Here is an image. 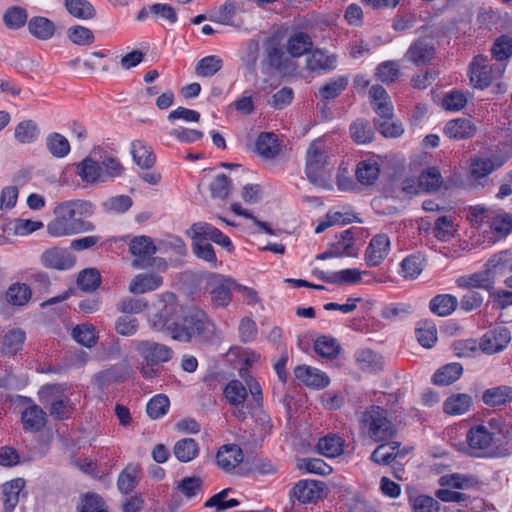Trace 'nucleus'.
<instances>
[{
	"mask_svg": "<svg viewBox=\"0 0 512 512\" xmlns=\"http://www.w3.org/2000/svg\"><path fill=\"white\" fill-rule=\"evenodd\" d=\"M175 296H166V304L151 317L152 327L167 331L172 339L188 343H213L219 339L215 323L202 310H189L177 317Z\"/></svg>",
	"mask_w": 512,
	"mask_h": 512,
	"instance_id": "obj_1",
	"label": "nucleus"
},
{
	"mask_svg": "<svg viewBox=\"0 0 512 512\" xmlns=\"http://www.w3.org/2000/svg\"><path fill=\"white\" fill-rule=\"evenodd\" d=\"M95 206L87 200H70L54 208L55 218L48 223L47 231L53 237L91 232L95 225L85 218L94 214Z\"/></svg>",
	"mask_w": 512,
	"mask_h": 512,
	"instance_id": "obj_2",
	"label": "nucleus"
},
{
	"mask_svg": "<svg viewBox=\"0 0 512 512\" xmlns=\"http://www.w3.org/2000/svg\"><path fill=\"white\" fill-rule=\"evenodd\" d=\"M187 234L192 239V250L194 255L207 262L211 268L218 266V260L213 246L209 241L222 246L227 251L233 250V244L230 238L224 235L219 229L206 222L194 223Z\"/></svg>",
	"mask_w": 512,
	"mask_h": 512,
	"instance_id": "obj_3",
	"label": "nucleus"
},
{
	"mask_svg": "<svg viewBox=\"0 0 512 512\" xmlns=\"http://www.w3.org/2000/svg\"><path fill=\"white\" fill-rule=\"evenodd\" d=\"M359 430L374 442H384L392 439L396 433L390 413L379 405H370L358 414Z\"/></svg>",
	"mask_w": 512,
	"mask_h": 512,
	"instance_id": "obj_4",
	"label": "nucleus"
},
{
	"mask_svg": "<svg viewBox=\"0 0 512 512\" xmlns=\"http://www.w3.org/2000/svg\"><path fill=\"white\" fill-rule=\"evenodd\" d=\"M262 55L259 71L267 82L277 72H287L291 67V59L285 51L283 39L279 34L266 38L262 44Z\"/></svg>",
	"mask_w": 512,
	"mask_h": 512,
	"instance_id": "obj_5",
	"label": "nucleus"
},
{
	"mask_svg": "<svg viewBox=\"0 0 512 512\" xmlns=\"http://www.w3.org/2000/svg\"><path fill=\"white\" fill-rule=\"evenodd\" d=\"M327 165L328 155L325 149V143L320 138L315 139L310 143L306 151L305 173L312 184L321 188L329 186L326 177Z\"/></svg>",
	"mask_w": 512,
	"mask_h": 512,
	"instance_id": "obj_6",
	"label": "nucleus"
},
{
	"mask_svg": "<svg viewBox=\"0 0 512 512\" xmlns=\"http://www.w3.org/2000/svg\"><path fill=\"white\" fill-rule=\"evenodd\" d=\"M505 65L491 64L486 56L478 55L470 63V81L475 88L485 89L504 73Z\"/></svg>",
	"mask_w": 512,
	"mask_h": 512,
	"instance_id": "obj_7",
	"label": "nucleus"
},
{
	"mask_svg": "<svg viewBox=\"0 0 512 512\" xmlns=\"http://www.w3.org/2000/svg\"><path fill=\"white\" fill-rule=\"evenodd\" d=\"M129 251L133 256L131 266L134 269H146L153 265L156 246L148 236H136L129 243Z\"/></svg>",
	"mask_w": 512,
	"mask_h": 512,
	"instance_id": "obj_8",
	"label": "nucleus"
},
{
	"mask_svg": "<svg viewBox=\"0 0 512 512\" xmlns=\"http://www.w3.org/2000/svg\"><path fill=\"white\" fill-rule=\"evenodd\" d=\"M59 392L60 386L46 385L40 390V397L43 403H49L50 415L56 420H63L71 416L72 406L67 397L57 396Z\"/></svg>",
	"mask_w": 512,
	"mask_h": 512,
	"instance_id": "obj_9",
	"label": "nucleus"
},
{
	"mask_svg": "<svg viewBox=\"0 0 512 512\" xmlns=\"http://www.w3.org/2000/svg\"><path fill=\"white\" fill-rule=\"evenodd\" d=\"M135 349L147 364L160 365L168 362L174 355L169 346L150 340L134 342Z\"/></svg>",
	"mask_w": 512,
	"mask_h": 512,
	"instance_id": "obj_10",
	"label": "nucleus"
},
{
	"mask_svg": "<svg viewBox=\"0 0 512 512\" xmlns=\"http://www.w3.org/2000/svg\"><path fill=\"white\" fill-rule=\"evenodd\" d=\"M494 428L490 425H476L469 429L466 439L468 442L470 454L474 456H482L483 451H486L495 442L496 434Z\"/></svg>",
	"mask_w": 512,
	"mask_h": 512,
	"instance_id": "obj_11",
	"label": "nucleus"
},
{
	"mask_svg": "<svg viewBox=\"0 0 512 512\" xmlns=\"http://www.w3.org/2000/svg\"><path fill=\"white\" fill-rule=\"evenodd\" d=\"M436 42L432 37L416 39L405 53V59L420 66L429 63L435 56Z\"/></svg>",
	"mask_w": 512,
	"mask_h": 512,
	"instance_id": "obj_12",
	"label": "nucleus"
},
{
	"mask_svg": "<svg viewBox=\"0 0 512 512\" xmlns=\"http://www.w3.org/2000/svg\"><path fill=\"white\" fill-rule=\"evenodd\" d=\"M511 340L510 331L503 326L487 331L479 342L480 350L485 354L502 351Z\"/></svg>",
	"mask_w": 512,
	"mask_h": 512,
	"instance_id": "obj_13",
	"label": "nucleus"
},
{
	"mask_svg": "<svg viewBox=\"0 0 512 512\" xmlns=\"http://www.w3.org/2000/svg\"><path fill=\"white\" fill-rule=\"evenodd\" d=\"M405 182L403 190L407 193L435 192L442 184V176L436 167H429L421 172L418 177L417 185ZM412 183H414L412 181Z\"/></svg>",
	"mask_w": 512,
	"mask_h": 512,
	"instance_id": "obj_14",
	"label": "nucleus"
},
{
	"mask_svg": "<svg viewBox=\"0 0 512 512\" xmlns=\"http://www.w3.org/2000/svg\"><path fill=\"white\" fill-rule=\"evenodd\" d=\"M235 290V281L230 278L216 276L210 283V301L216 308L228 306L232 300L231 291Z\"/></svg>",
	"mask_w": 512,
	"mask_h": 512,
	"instance_id": "obj_15",
	"label": "nucleus"
},
{
	"mask_svg": "<svg viewBox=\"0 0 512 512\" xmlns=\"http://www.w3.org/2000/svg\"><path fill=\"white\" fill-rule=\"evenodd\" d=\"M41 262L50 269L68 270L75 265V257L67 249L53 247L43 252Z\"/></svg>",
	"mask_w": 512,
	"mask_h": 512,
	"instance_id": "obj_16",
	"label": "nucleus"
},
{
	"mask_svg": "<svg viewBox=\"0 0 512 512\" xmlns=\"http://www.w3.org/2000/svg\"><path fill=\"white\" fill-rule=\"evenodd\" d=\"M337 56L323 49H315L306 58V68L311 72L328 73L336 69Z\"/></svg>",
	"mask_w": 512,
	"mask_h": 512,
	"instance_id": "obj_17",
	"label": "nucleus"
},
{
	"mask_svg": "<svg viewBox=\"0 0 512 512\" xmlns=\"http://www.w3.org/2000/svg\"><path fill=\"white\" fill-rule=\"evenodd\" d=\"M390 250V239L385 234L374 236L366 251L365 260L368 266L374 267L379 265L388 255Z\"/></svg>",
	"mask_w": 512,
	"mask_h": 512,
	"instance_id": "obj_18",
	"label": "nucleus"
},
{
	"mask_svg": "<svg viewBox=\"0 0 512 512\" xmlns=\"http://www.w3.org/2000/svg\"><path fill=\"white\" fill-rule=\"evenodd\" d=\"M129 374L130 368L127 365H114L98 372L93 378V383L98 389L103 390L113 383L124 381Z\"/></svg>",
	"mask_w": 512,
	"mask_h": 512,
	"instance_id": "obj_19",
	"label": "nucleus"
},
{
	"mask_svg": "<svg viewBox=\"0 0 512 512\" xmlns=\"http://www.w3.org/2000/svg\"><path fill=\"white\" fill-rule=\"evenodd\" d=\"M485 268L495 283L497 278L512 272V252L503 250L494 254L487 261Z\"/></svg>",
	"mask_w": 512,
	"mask_h": 512,
	"instance_id": "obj_20",
	"label": "nucleus"
},
{
	"mask_svg": "<svg viewBox=\"0 0 512 512\" xmlns=\"http://www.w3.org/2000/svg\"><path fill=\"white\" fill-rule=\"evenodd\" d=\"M243 458V452L236 444L224 445L216 454L218 466L226 472L234 470L243 461Z\"/></svg>",
	"mask_w": 512,
	"mask_h": 512,
	"instance_id": "obj_21",
	"label": "nucleus"
},
{
	"mask_svg": "<svg viewBox=\"0 0 512 512\" xmlns=\"http://www.w3.org/2000/svg\"><path fill=\"white\" fill-rule=\"evenodd\" d=\"M295 377L306 386L325 388L329 385V377L317 368L307 365L297 366L294 370Z\"/></svg>",
	"mask_w": 512,
	"mask_h": 512,
	"instance_id": "obj_22",
	"label": "nucleus"
},
{
	"mask_svg": "<svg viewBox=\"0 0 512 512\" xmlns=\"http://www.w3.org/2000/svg\"><path fill=\"white\" fill-rule=\"evenodd\" d=\"M76 174L87 184L104 183L102 166L91 157H86L76 165Z\"/></svg>",
	"mask_w": 512,
	"mask_h": 512,
	"instance_id": "obj_23",
	"label": "nucleus"
},
{
	"mask_svg": "<svg viewBox=\"0 0 512 512\" xmlns=\"http://www.w3.org/2000/svg\"><path fill=\"white\" fill-rule=\"evenodd\" d=\"M476 127L470 119L457 118L447 122L444 134L454 140L468 139L474 136Z\"/></svg>",
	"mask_w": 512,
	"mask_h": 512,
	"instance_id": "obj_24",
	"label": "nucleus"
},
{
	"mask_svg": "<svg viewBox=\"0 0 512 512\" xmlns=\"http://www.w3.org/2000/svg\"><path fill=\"white\" fill-rule=\"evenodd\" d=\"M321 482L314 480H301L291 490L290 495L301 503H311L320 497L322 492Z\"/></svg>",
	"mask_w": 512,
	"mask_h": 512,
	"instance_id": "obj_25",
	"label": "nucleus"
},
{
	"mask_svg": "<svg viewBox=\"0 0 512 512\" xmlns=\"http://www.w3.org/2000/svg\"><path fill=\"white\" fill-rule=\"evenodd\" d=\"M23 427L28 432H39L46 424L45 411L38 405H31L21 414Z\"/></svg>",
	"mask_w": 512,
	"mask_h": 512,
	"instance_id": "obj_26",
	"label": "nucleus"
},
{
	"mask_svg": "<svg viewBox=\"0 0 512 512\" xmlns=\"http://www.w3.org/2000/svg\"><path fill=\"white\" fill-rule=\"evenodd\" d=\"M162 282V277L157 274H138L130 282L129 291L133 294H143L158 289Z\"/></svg>",
	"mask_w": 512,
	"mask_h": 512,
	"instance_id": "obj_27",
	"label": "nucleus"
},
{
	"mask_svg": "<svg viewBox=\"0 0 512 512\" xmlns=\"http://www.w3.org/2000/svg\"><path fill=\"white\" fill-rule=\"evenodd\" d=\"M25 486V481L22 478H16L6 482L2 487L3 505L7 512L15 509L19 502L20 492Z\"/></svg>",
	"mask_w": 512,
	"mask_h": 512,
	"instance_id": "obj_28",
	"label": "nucleus"
},
{
	"mask_svg": "<svg viewBox=\"0 0 512 512\" xmlns=\"http://www.w3.org/2000/svg\"><path fill=\"white\" fill-rule=\"evenodd\" d=\"M311 37L304 32L293 34L287 41L286 49L289 57H301L312 49Z\"/></svg>",
	"mask_w": 512,
	"mask_h": 512,
	"instance_id": "obj_29",
	"label": "nucleus"
},
{
	"mask_svg": "<svg viewBox=\"0 0 512 512\" xmlns=\"http://www.w3.org/2000/svg\"><path fill=\"white\" fill-rule=\"evenodd\" d=\"M344 443V440L340 436L328 434L319 439L317 451L328 458H334L343 453Z\"/></svg>",
	"mask_w": 512,
	"mask_h": 512,
	"instance_id": "obj_30",
	"label": "nucleus"
},
{
	"mask_svg": "<svg viewBox=\"0 0 512 512\" xmlns=\"http://www.w3.org/2000/svg\"><path fill=\"white\" fill-rule=\"evenodd\" d=\"M351 138L356 144L366 145L373 141L374 130L366 119H356L349 128Z\"/></svg>",
	"mask_w": 512,
	"mask_h": 512,
	"instance_id": "obj_31",
	"label": "nucleus"
},
{
	"mask_svg": "<svg viewBox=\"0 0 512 512\" xmlns=\"http://www.w3.org/2000/svg\"><path fill=\"white\" fill-rule=\"evenodd\" d=\"M134 162L143 169H149L155 164V156L149 145L141 140H135L131 145Z\"/></svg>",
	"mask_w": 512,
	"mask_h": 512,
	"instance_id": "obj_32",
	"label": "nucleus"
},
{
	"mask_svg": "<svg viewBox=\"0 0 512 512\" xmlns=\"http://www.w3.org/2000/svg\"><path fill=\"white\" fill-rule=\"evenodd\" d=\"M349 83V77L346 75H339L330 79L325 85L319 88L318 96L324 100H332L337 98L344 90H346Z\"/></svg>",
	"mask_w": 512,
	"mask_h": 512,
	"instance_id": "obj_33",
	"label": "nucleus"
},
{
	"mask_svg": "<svg viewBox=\"0 0 512 512\" xmlns=\"http://www.w3.org/2000/svg\"><path fill=\"white\" fill-rule=\"evenodd\" d=\"M199 445L192 438H183L178 440L174 447L173 453L175 457L183 463H187L195 459L199 454Z\"/></svg>",
	"mask_w": 512,
	"mask_h": 512,
	"instance_id": "obj_34",
	"label": "nucleus"
},
{
	"mask_svg": "<svg viewBox=\"0 0 512 512\" xmlns=\"http://www.w3.org/2000/svg\"><path fill=\"white\" fill-rule=\"evenodd\" d=\"M29 32L40 40H48L55 33V25L48 18L37 16L28 22Z\"/></svg>",
	"mask_w": 512,
	"mask_h": 512,
	"instance_id": "obj_35",
	"label": "nucleus"
},
{
	"mask_svg": "<svg viewBox=\"0 0 512 512\" xmlns=\"http://www.w3.org/2000/svg\"><path fill=\"white\" fill-rule=\"evenodd\" d=\"M483 402L488 406H500L512 400V387L501 385L489 388L482 395Z\"/></svg>",
	"mask_w": 512,
	"mask_h": 512,
	"instance_id": "obj_36",
	"label": "nucleus"
},
{
	"mask_svg": "<svg viewBox=\"0 0 512 512\" xmlns=\"http://www.w3.org/2000/svg\"><path fill=\"white\" fill-rule=\"evenodd\" d=\"M472 404V398L468 394H453L448 397L444 404L443 410L450 415H462L466 413Z\"/></svg>",
	"mask_w": 512,
	"mask_h": 512,
	"instance_id": "obj_37",
	"label": "nucleus"
},
{
	"mask_svg": "<svg viewBox=\"0 0 512 512\" xmlns=\"http://www.w3.org/2000/svg\"><path fill=\"white\" fill-rule=\"evenodd\" d=\"M456 283L463 288H482L485 290L492 289L494 285L493 279H491L486 269L482 272L460 277Z\"/></svg>",
	"mask_w": 512,
	"mask_h": 512,
	"instance_id": "obj_38",
	"label": "nucleus"
},
{
	"mask_svg": "<svg viewBox=\"0 0 512 512\" xmlns=\"http://www.w3.org/2000/svg\"><path fill=\"white\" fill-rule=\"evenodd\" d=\"M415 334L417 341L424 348H431L437 341V329L431 320H421L417 323Z\"/></svg>",
	"mask_w": 512,
	"mask_h": 512,
	"instance_id": "obj_39",
	"label": "nucleus"
},
{
	"mask_svg": "<svg viewBox=\"0 0 512 512\" xmlns=\"http://www.w3.org/2000/svg\"><path fill=\"white\" fill-rule=\"evenodd\" d=\"M463 373V367L459 363H449L439 368L433 375V383L436 385H449L455 382Z\"/></svg>",
	"mask_w": 512,
	"mask_h": 512,
	"instance_id": "obj_40",
	"label": "nucleus"
},
{
	"mask_svg": "<svg viewBox=\"0 0 512 512\" xmlns=\"http://www.w3.org/2000/svg\"><path fill=\"white\" fill-rule=\"evenodd\" d=\"M458 301L450 294L437 295L430 300V310L438 316H448L455 311Z\"/></svg>",
	"mask_w": 512,
	"mask_h": 512,
	"instance_id": "obj_41",
	"label": "nucleus"
},
{
	"mask_svg": "<svg viewBox=\"0 0 512 512\" xmlns=\"http://www.w3.org/2000/svg\"><path fill=\"white\" fill-rule=\"evenodd\" d=\"M426 260L420 254H412L407 256L401 262V275L406 279H415L423 271Z\"/></svg>",
	"mask_w": 512,
	"mask_h": 512,
	"instance_id": "obj_42",
	"label": "nucleus"
},
{
	"mask_svg": "<svg viewBox=\"0 0 512 512\" xmlns=\"http://www.w3.org/2000/svg\"><path fill=\"white\" fill-rule=\"evenodd\" d=\"M46 148L56 158H64L70 153L68 139L57 132L50 133L46 137Z\"/></svg>",
	"mask_w": 512,
	"mask_h": 512,
	"instance_id": "obj_43",
	"label": "nucleus"
},
{
	"mask_svg": "<svg viewBox=\"0 0 512 512\" xmlns=\"http://www.w3.org/2000/svg\"><path fill=\"white\" fill-rule=\"evenodd\" d=\"M380 168L376 161L364 160L358 163L357 180L363 185H372L379 177Z\"/></svg>",
	"mask_w": 512,
	"mask_h": 512,
	"instance_id": "obj_44",
	"label": "nucleus"
},
{
	"mask_svg": "<svg viewBox=\"0 0 512 512\" xmlns=\"http://www.w3.org/2000/svg\"><path fill=\"white\" fill-rule=\"evenodd\" d=\"M256 150L264 158L276 157L279 153V144L275 134L261 133L256 141Z\"/></svg>",
	"mask_w": 512,
	"mask_h": 512,
	"instance_id": "obj_45",
	"label": "nucleus"
},
{
	"mask_svg": "<svg viewBox=\"0 0 512 512\" xmlns=\"http://www.w3.org/2000/svg\"><path fill=\"white\" fill-rule=\"evenodd\" d=\"M31 289L25 283H14L6 291V301L13 306H24L31 298Z\"/></svg>",
	"mask_w": 512,
	"mask_h": 512,
	"instance_id": "obj_46",
	"label": "nucleus"
},
{
	"mask_svg": "<svg viewBox=\"0 0 512 512\" xmlns=\"http://www.w3.org/2000/svg\"><path fill=\"white\" fill-rule=\"evenodd\" d=\"M64 5L69 14L78 19H92L95 15L93 5L87 0H65Z\"/></svg>",
	"mask_w": 512,
	"mask_h": 512,
	"instance_id": "obj_47",
	"label": "nucleus"
},
{
	"mask_svg": "<svg viewBox=\"0 0 512 512\" xmlns=\"http://www.w3.org/2000/svg\"><path fill=\"white\" fill-rule=\"evenodd\" d=\"M320 279L327 283H348L353 284L361 280V273L356 268L344 269L339 272L326 274L321 272Z\"/></svg>",
	"mask_w": 512,
	"mask_h": 512,
	"instance_id": "obj_48",
	"label": "nucleus"
},
{
	"mask_svg": "<svg viewBox=\"0 0 512 512\" xmlns=\"http://www.w3.org/2000/svg\"><path fill=\"white\" fill-rule=\"evenodd\" d=\"M224 396L231 405L238 406L246 400L248 391L241 381L234 379L226 384Z\"/></svg>",
	"mask_w": 512,
	"mask_h": 512,
	"instance_id": "obj_49",
	"label": "nucleus"
},
{
	"mask_svg": "<svg viewBox=\"0 0 512 512\" xmlns=\"http://www.w3.org/2000/svg\"><path fill=\"white\" fill-rule=\"evenodd\" d=\"M355 360L363 371L373 372L381 367V358L370 349H360L355 353Z\"/></svg>",
	"mask_w": 512,
	"mask_h": 512,
	"instance_id": "obj_50",
	"label": "nucleus"
},
{
	"mask_svg": "<svg viewBox=\"0 0 512 512\" xmlns=\"http://www.w3.org/2000/svg\"><path fill=\"white\" fill-rule=\"evenodd\" d=\"M439 484L443 487H451L455 489H469L478 484L473 476H466L459 473L443 475L439 479Z\"/></svg>",
	"mask_w": 512,
	"mask_h": 512,
	"instance_id": "obj_51",
	"label": "nucleus"
},
{
	"mask_svg": "<svg viewBox=\"0 0 512 512\" xmlns=\"http://www.w3.org/2000/svg\"><path fill=\"white\" fill-rule=\"evenodd\" d=\"M101 284V276L97 269L86 268L79 272L77 285L85 292L95 291Z\"/></svg>",
	"mask_w": 512,
	"mask_h": 512,
	"instance_id": "obj_52",
	"label": "nucleus"
},
{
	"mask_svg": "<svg viewBox=\"0 0 512 512\" xmlns=\"http://www.w3.org/2000/svg\"><path fill=\"white\" fill-rule=\"evenodd\" d=\"M27 18L28 14L26 9L19 6H12L5 11L3 22L7 28L17 30L26 24Z\"/></svg>",
	"mask_w": 512,
	"mask_h": 512,
	"instance_id": "obj_53",
	"label": "nucleus"
},
{
	"mask_svg": "<svg viewBox=\"0 0 512 512\" xmlns=\"http://www.w3.org/2000/svg\"><path fill=\"white\" fill-rule=\"evenodd\" d=\"M25 332L20 329L9 331L3 339L2 352L6 355H15L25 341Z\"/></svg>",
	"mask_w": 512,
	"mask_h": 512,
	"instance_id": "obj_54",
	"label": "nucleus"
},
{
	"mask_svg": "<svg viewBox=\"0 0 512 512\" xmlns=\"http://www.w3.org/2000/svg\"><path fill=\"white\" fill-rule=\"evenodd\" d=\"M492 57L498 61H507L512 56V38L508 35L497 37L491 48Z\"/></svg>",
	"mask_w": 512,
	"mask_h": 512,
	"instance_id": "obj_55",
	"label": "nucleus"
},
{
	"mask_svg": "<svg viewBox=\"0 0 512 512\" xmlns=\"http://www.w3.org/2000/svg\"><path fill=\"white\" fill-rule=\"evenodd\" d=\"M99 163L102 166L104 183L108 180L121 177L125 171L119 159L113 156H104Z\"/></svg>",
	"mask_w": 512,
	"mask_h": 512,
	"instance_id": "obj_56",
	"label": "nucleus"
},
{
	"mask_svg": "<svg viewBox=\"0 0 512 512\" xmlns=\"http://www.w3.org/2000/svg\"><path fill=\"white\" fill-rule=\"evenodd\" d=\"M434 236L440 241H448L457 232L453 219L449 216L439 217L434 224Z\"/></svg>",
	"mask_w": 512,
	"mask_h": 512,
	"instance_id": "obj_57",
	"label": "nucleus"
},
{
	"mask_svg": "<svg viewBox=\"0 0 512 512\" xmlns=\"http://www.w3.org/2000/svg\"><path fill=\"white\" fill-rule=\"evenodd\" d=\"M73 339L79 344L91 348L96 344L97 335L95 327L88 324H79L72 330Z\"/></svg>",
	"mask_w": 512,
	"mask_h": 512,
	"instance_id": "obj_58",
	"label": "nucleus"
},
{
	"mask_svg": "<svg viewBox=\"0 0 512 512\" xmlns=\"http://www.w3.org/2000/svg\"><path fill=\"white\" fill-rule=\"evenodd\" d=\"M223 66V61L216 55H210L197 62L195 71L202 77H211L215 75Z\"/></svg>",
	"mask_w": 512,
	"mask_h": 512,
	"instance_id": "obj_59",
	"label": "nucleus"
},
{
	"mask_svg": "<svg viewBox=\"0 0 512 512\" xmlns=\"http://www.w3.org/2000/svg\"><path fill=\"white\" fill-rule=\"evenodd\" d=\"M314 348L319 355L326 358L336 357L340 351V345L337 340L329 336L317 338Z\"/></svg>",
	"mask_w": 512,
	"mask_h": 512,
	"instance_id": "obj_60",
	"label": "nucleus"
},
{
	"mask_svg": "<svg viewBox=\"0 0 512 512\" xmlns=\"http://www.w3.org/2000/svg\"><path fill=\"white\" fill-rule=\"evenodd\" d=\"M169 399L166 395L158 394L149 400L146 406L147 414L152 419H158L166 415L169 409Z\"/></svg>",
	"mask_w": 512,
	"mask_h": 512,
	"instance_id": "obj_61",
	"label": "nucleus"
},
{
	"mask_svg": "<svg viewBox=\"0 0 512 512\" xmlns=\"http://www.w3.org/2000/svg\"><path fill=\"white\" fill-rule=\"evenodd\" d=\"M490 227L499 236L506 237L512 231V214L505 211L496 213Z\"/></svg>",
	"mask_w": 512,
	"mask_h": 512,
	"instance_id": "obj_62",
	"label": "nucleus"
},
{
	"mask_svg": "<svg viewBox=\"0 0 512 512\" xmlns=\"http://www.w3.org/2000/svg\"><path fill=\"white\" fill-rule=\"evenodd\" d=\"M138 470L133 465H128L118 476L117 486L121 493L129 494L136 486Z\"/></svg>",
	"mask_w": 512,
	"mask_h": 512,
	"instance_id": "obj_63",
	"label": "nucleus"
},
{
	"mask_svg": "<svg viewBox=\"0 0 512 512\" xmlns=\"http://www.w3.org/2000/svg\"><path fill=\"white\" fill-rule=\"evenodd\" d=\"M15 138L21 143H31L38 136V127L32 120L20 122L15 128Z\"/></svg>",
	"mask_w": 512,
	"mask_h": 512,
	"instance_id": "obj_64",
	"label": "nucleus"
}]
</instances>
